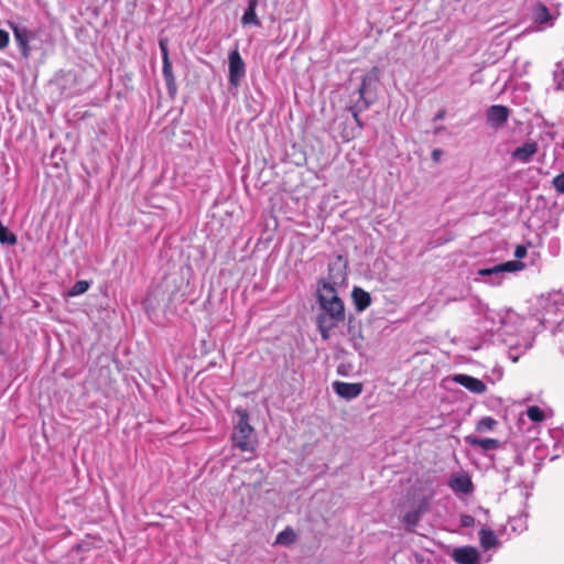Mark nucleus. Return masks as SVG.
<instances>
[{"label":"nucleus","instance_id":"obj_7","mask_svg":"<svg viewBox=\"0 0 564 564\" xmlns=\"http://www.w3.org/2000/svg\"><path fill=\"white\" fill-rule=\"evenodd\" d=\"M169 40L166 37H161L159 40V46L162 55V74L166 85L167 93L171 97H174L177 91L176 79L173 74L172 63L169 57Z\"/></svg>","mask_w":564,"mask_h":564},{"label":"nucleus","instance_id":"obj_30","mask_svg":"<svg viewBox=\"0 0 564 564\" xmlns=\"http://www.w3.org/2000/svg\"><path fill=\"white\" fill-rule=\"evenodd\" d=\"M459 523L463 528H470L475 524V518L470 514H462Z\"/></svg>","mask_w":564,"mask_h":564},{"label":"nucleus","instance_id":"obj_31","mask_svg":"<svg viewBox=\"0 0 564 564\" xmlns=\"http://www.w3.org/2000/svg\"><path fill=\"white\" fill-rule=\"evenodd\" d=\"M9 33L0 29V50L6 48L9 45Z\"/></svg>","mask_w":564,"mask_h":564},{"label":"nucleus","instance_id":"obj_3","mask_svg":"<svg viewBox=\"0 0 564 564\" xmlns=\"http://www.w3.org/2000/svg\"><path fill=\"white\" fill-rule=\"evenodd\" d=\"M238 421L234 426L231 435L235 446L242 452H254V429L249 423V414L247 410L236 409Z\"/></svg>","mask_w":564,"mask_h":564},{"label":"nucleus","instance_id":"obj_19","mask_svg":"<svg viewBox=\"0 0 564 564\" xmlns=\"http://www.w3.org/2000/svg\"><path fill=\"white\" fill-rule=\"evenodd\" d=\"M351 299L357 312H364L371 304L370 294L361 288L355 286L351 292Z\"/></svg>","mask_w":564,"mask_h":564},{"label":"nucleus","instance_id":"obj_32","mask_svg":"<svg viewBox=\"0 0 564 564\" xmlns=\"http://www.w3.org/2000/svg\"><path fill=\"white\" fill-rule=\"evenodd\" d=\"M416 511H420V514L427 512L430 510V503L426 499H423L420 501L417 507L415 508Z\"/></svg>","mask_w":564,"mask_h":564},{"label":"nucleus","instance_id":"obj_23","mask_svg":"<svg viewBox=\"0 0 564 564\" xmlns=\"http://www.w3.org/2000/svg\"><path fill=\"white\" fill-rule=\"evenodd\" d=\"M347 319V333L352 338H362L361 335V324L360 322L354 316L348 315Z\"/></svg>","mask_w":564,"mask_h":564},{"label":"nucleus","instance_id":"obj_10","mask_svg":"<svg viewBox=\"0 0 564 564\" xmlns=\"http://www.w3.org/2000/svg\"><path fill=\"white\" fill-rule=\"evenodd\" d=\"M246 76V64L236 48L228 55V80L230 86L237 88Z\"/></svg>","mask_w":564,"mask_h":564},{"label":"nucleus","instance_id":"obj_35","mask_svg":"<svg viewBox=\"0 0 564 564\" xmlns=\"http://www.w3.org/2000/svg\"><path fill=\"white\" fill-rule=\"evenodd\" d=\"M441 153H442L441 150H438V149L434 150L433 151V159L437 160V158H438V155H441Z\"/></svg>","mask_w":564,"mask_h":564},{"label":"nucleus","instance_id":"obj_15","mask_svg":"<svg viewBox=\"0 0 564 564\" xmlns=\"http://www.w3.org/2000/svg\"><path fill=\"white\" fill-rule=\"evenodd\" d=\"M523 268H524V263L521 262L520 260H511V261H507V262L497 264L492 268L480 269L478 271V274L481 276L498 275L503 272H517V271L522 270Z\"/></svg>","mask_w":564,"mask_h":564},{"label":"nucleus","instance_id":"obj_20","mask_svg":"<svg viewBox=\"0 0 564 564\" xmlns=\"http://www.w3.org/2000/svg\"><path fill=\"white\" fill-rule=\"evenodd\" d=\"M260 4H265V2H249L248 8L245 10L243 15L241 18V23L243 26L253 25L261 26L260 19L258 18V7Z\"/></svg>","mask_w":564,"mask_h":564},{"label":"nucleus","instance_id":"obj_33","mask_svg":"<svg viewBox=\"0 0 564 564\" xmlns=\"http://www.w3.org/2000/svg\"><path fill=\"white\" fill-rule=\"evenodd\" d=\"M525 254H527V247L522 246V245L517 246V248L514 250V257L518 260H520V259L524 258Z\"/></svg>","mask_w":564,"mask_h":564},{"label":"nucleus","instance_id":"obj_9","mask_svg":"<svg viewBox=\"0 0 564 564\" xmlns=\"http://www.w3.org/2000/svg\"><path fill=\"white\" fill-rule=\"evenodd\" d=\"M13 32L21 56L28 59L31 55L30 42L36 37V33L14 22H8Z\"/></svg>","mask_w":564,"mask_h":564},{"label":"nucleus","instance_id":"obj_12","mask_svg":"<svg viewBox=\"0 0 564 564\" xmlns=\"http://www.w3.org/2000/svg\"><path fill=\"white\" fill-rule=\"evenodd\" d=\"M510 116V109L503 105H492L486 111L487 123L495 129L503 127Z\"/></svg>","mask_w":564,"mask_h":564},{"label":"nucleus","instance_id":"obj_5","mask_svg":"<svg viewBox=\"0 0 564 564\" xmlns=\"http://www.w3.org/2000/svg\"><path fill=\"white\" fill-rule=\"evenodd\" d=\"M560 15L557 8L550 9L543 2H536L531 9V19L539 31L552 28Z\"/></svg>","mask_w":564,"mask_h":564},{"label":"nucleus","instance_id":"obj_28","mask_svg":"<svg viewBox=\"0 0 564 564\" xmlns=\"http://www.w3.org/2000/svg\"><path fill=\"white\" fill-rule=\"evenodd\" d=\"M527 415L532 422H542L545 417L544 412L538 406L532 405L527 410Z\"/></svg>","mask_w":564,"mask_h":564},{"label":"nucleus","instance_id":"obj_17","mask_svg":"<svg viewBox=\"0 0 564 564\" xmlns=\"http://www.w3.org/2000/svg\"><path fill=\"white\" fill-rule=\"evenodd\" d=\"M448 486L454 492L470 494L474 489L473 481L468 475L459 474L449 479Z\"/></svg>","mask_w":564,"mask_h":564},{"label":"nucleus","instance_id":"obj_4","mask_svg":"<svg viewBox=\"0 0 564 564\" xmlns=\"http://www.w3.org/2000/svg\"><path fill=\"white\" fill-rule=\"evenodd\" d=\"M562 321H564V292L553 291L544 301L542 323L560 325Z\"/></svg>","mask_w":564,"mask_h":564},{"label":"nucleus","instance_id":"obj_16","mask_svg":"<svg viewBox=\"0 0 564 564\" xmlns=\"http://www.w3.org/2000/svg\"><path fill=\"white\" fill-rule=\"evenodd\" d=\"M452 557L458 564H476L479 552L474 546H462L453 551Z\"/></svg>","mask_w":564,"mask_h":564},{"label":"nucleus","instance_id":"obj_22","mask_svg":"<svg viewBox=\"0 0 564 564\" xmlns=\"http://www.w3.org/2000/svg\"><path fill=\"white\" fill-rule=\"evenodd\" d=\"M297 535L295 531L291 527H288L276 535L274 544L289 546L295 543Z\"/></svg>","mask_w":564,"mask_h":564},{"label":"nucleus","instance_id":"obj_34","mask_svg":"<svg viewBox=\"0 0 564 564\" xmlns=\"http://www.w3.org/2000/svg\"><path fill=\"white\" fill-rule=\"evenodd\" d=\"M446 116V110L444 108L440 109L436 115L434 116L433 118V121H438V120H443Z\"/></svg>","mask_w":564,"mask_h":564},{"label":"nucleus","instance_id":"obj_11","mask_svg":"<svg viewBox=\"0 0 564 564\" xmlns=\"http://www.w3.org/2000/svg\"><path fill=\"white\" fill-rule=\"evenodd\" d=\"M346 275L347 261L341 254H338L334 261L328 263V280L325 281L332 283V285L335 288L336 284H339L346 280Z\"/></svg>","mask_w":564,"mask_h":564},{"label":"nucleus","instance_id":"obj_1","mask_svg":"<svg viewBox=\"0 0 564 564\" xmlns=\"http://www.w3.org/2000/svg\"><path fill=\"white\" fill-rule=\"evenodd\" d=\"M317 303L321 312L316 315V326L321 337L328 340L330 332L346 321L345 303L336 288L325 280L318 281Z\"/></svg>","mask_w":564,"mask_h":564},{"label":"nucleus","instance_id":"obj_29","mask_svg":"<svg viewBox=\"0 0 564 564\" xmlns=\"http://www.w3.org/2000/svg\"><path fill=\"white\" fill-rule=\"evenodd\" d=\"M553 186L554 188L561 193V194H564V172L556 175L554 178H553Z\"/></svg>","mask_w":564,"mask_h":564},{"label":"nucleus","instance_id":"obj_13","mask_svg":"<svg viewBox=\"0 0 564 564\" xmlns=\"http://www.w3.org/2000/svg\"><path fill=\"white\" fill-rule=\"evenodd\" d=\"M333 390L340 398L350 401L359 397L362 392V383L360 382H344V381H334Z\"/></svg>","mask_w":564,"mask_h":564},{"label":"nucleus","instance_id":"obj_6","mask_svg":"<svg viewBox=\"0 0 564 564\" xmlns=\"http://www.w3.org/2000/svg\"><path fill=\"white\" fill-rule=\"evenodd\" d=\"M380 79V70L377 66L372 67L368 73L362 76L361 84L357 88V101H370V105L376 99V88Z\"/></svg>","mask_w":564,"mask_h":564},{"label":"nucleus","instance_id":"obj_2","mask_svg":"<svg viewBox=\"0 0 564 564\" xmlns=\"http://www.w3.org/2000/svg\"><path fill=\"white\" fill-rule=\"evenodd\" d=\"M465 441L470 446L479 447L484 452L499 448V452L492 456V459L503 469L505 481H509L510 477V465H507L506 463L511 459L517 465L522 466L524 464L522 453L520 452L517 442H508L501 445L496 438H480L474 435L466 436Z\"/></svg>","mask_w":564,"mask_h":564},{"label":"nucleus","instance_id":"obj_8","mask_svg":"<svg viewBox=\"0 0 564 564\" xmlns=\"http://www.w3.org/2000/svg\"><path fill=\"white\" fill-rule=\"evenodd\" d=\"M370 106H371L370 101H368V100L367 101L351 100L350 104L347 105L346 109L351 113L357 127L343 131V139L345 141L355 139L356 137H358L361 133V130L364 129L365 123L360 119V113L364 112L365 110L369 109Z\"/></svg>","mask_w":564,"mask_h":564},{"label":"nucleus","instance_id":"obj_26","mask_svg":"<svg viewBox=\"0 0 564 564\" xmlns=\"http://www.w3.org/2000/svg\"><path fill=\"white\" fill-rule=\"evenodd\" d=\"M497 425V420L491 416H484L477 422L476 431L479 433L490 432L494 431Z\"/></svg>","mask_w":564,"mask_h":564},{"label":"nucleus","instance_id":"obj_27","mask_svg":"<svg viewBox=\"0 0 564 564\" xmlns=\"http://www.w3.org/2000/svg\"><path fill=\"white\" fill-rule=\"evenodd\" d=\"M90 286V283L85 280L77 281L68 291L69 296H78L84 294Z\"/></svg>","mask_w":564,"mask_h":564},{"label":"nucleus","instance_id":"obj_25","mask_svg":"<svg viewBox=\"0 0 564 564\" xmlns=\"http://www.w3.org/2000/svg\"><path fill=\"white\" fill-rule=\"evenodd\" d=\"M421 519L420 511L410 510L403 516V523L408 531H413Z\"/></svg>","mask_w":564,"mask_h":564},{"label":"nucleus","instance_id":"obj_14","mask_svg":"<svg viewBox=\"0 0 564 564\" xmlns=\"http://www.w3.org/2000/svg\"><path fill=\"white\" fill-rule=\"evenodd\" d=\"M453 381L476 394H482L487 390L486 383L482 380L471 377L469 375H455L453 377Z\"/></svg>","mask_w":564,"mask_h":564},{"label":"nucleus","instance_id":"obj_36","mask_svg":"<svg viewBox=\"0 0 564 564\" xmlns=\"http://www.w3.org/2000/svg\"><path fill=\"white\" fill-rule=\"evenodd\" d=\"M510 357L512 358L513 361L518 360V357H513L511 354H510Z\"/></svg>","mask_w":564,"mask_h":564},{"label":"nucleus","instance_id":"obj_18","mask_svg":"<svg viewBox=\"0 0 564 564\" xmlns=\"http://www.w3.org/2000/svg\"><path fill=\"white\" fill-rule=\"evenodd\" d=\"M539 147L534 141L525 142L521 147H518L512 152V159L522 163H528L532 160L533 155L538 152Z\"/></svg>","mask_w":564,"mask_h":564},{"label":"nucleus","instance_id":"obj_21","mask_svg":"<svg viewBox=\"0 0 564 564\" xmlns=\"http://www.w3.org/2000/svg\"><path fill=\"white\" fill-rule=\"evenodd\" d=\"M480 546L484 551H489L499 545V540L496 533L487 528H482L479 531Z\"/></svg>","mask_w":564,"mask_h":564},{"label":"nucleus","instance_id":"obj_24","mask_svg":"<svg viewBox=\"0 0 564 564\" xmlns=\"http://www.w3.org/2000/svg\"><path fill=\"white\" fill-rule=\"evenodd\" d=\"M553 84L554 89L557 91H564V63L558 62L555 64V68L553 70Z\"/></svg>","mask_w":564,"mask_h":564}]
</instances>
